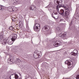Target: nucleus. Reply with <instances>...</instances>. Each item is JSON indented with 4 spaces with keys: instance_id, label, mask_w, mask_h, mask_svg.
Wrapping results in <instances>:
<instances>
[{
    "instance_id": "393cba45",
    "label": "nucleus",
    "mask_w": 79,
    "mask_h": 79,
    "mask_svg": "<svg viewBox=\"0 0 79 79\" xmlns=\"http://www.w3.org/2000/svg\"><path fill=\"white\" fill-rule=\"evenodd\" d=\"M9 29H10V30H11V31H13L14 30V28L13 27L10 26L9 27Z\"/></svg>"
},
{
    "instance_id": "f257e3e1",
    "label": "nucleus",
    "mask_w": 79,
    "mask_h": 79,
    "mask_svg": "<svg viewBox=\"0 0 79 79\" xmlns=\"http://www.w3.org/2000/svg\"><path fill=\"white\" fill-rule=\"evenodd\" d=\"M55 2H56L57 5L56 9L59 14L64 16H68L69 13L72 11L71 6L68 4H65V6L63 5L62 0H56Z\"/></svg>"
},
{
    "instance_id": "0eeeda50",
    "label": "nucleus",
    "mask_w": 79,
    "mask_h": 79,
    "mask_svg": "<svg viewBox=\"0 0 79 79\" xmlns=\"http://www.w3.org/2000/svg\"><path fill=\"white\" fill-rule=\"evenodd\" d=\"M49 29V26L48 25H45L43 27V30L44 32H46L48 31Z\"/></svg>"
},
{
    "instance_id": "cd10ccee",
    "label": "nucleus",
    "mask_w": 79,
    "mask_h": 79,
    "mask_svg": "<svg viewBox=\"0 0 79 79\" xmlns=\"http://www.w3.org/2000/svg\"><path fill=\"white\" fill-rule=\"evenodd\" d=\"M76 79H79V75H77L76 77Z\"/></svg>"
},
{
    "instance_id": "a211bd4d",
    "label": "nucleus",
    "mask_w": 79,
    "mask_h": 79,
    "mask_svg": "<svg viewBox=\"0 0 79 79\" xmlns=\"http://www.w3.org/2000/svg\"><path fill=\"white\" fill-rule=\"evenodd\" d=\"M0 39L2 40V39L3 38V33H2V31H1L0 32Z\"/></svg>"
},
{
    "instance_id": "7ed1b4c3",
    "label": "nucleus",
    "mask_w": 79,
    "mask_h": 79,
    "mask_svg": "<svg viewBox=\"0 0 79 79\" xmlns=\"http://www.w3.org/2000/svg\"><path fill=\"white\" fill-rule=\"evenodd\" d=\"M33 29L36 32H39L40 29V26L39 23H37V20H35V24L33 27Z\"/></svg>"
},
{
    "instance_id": "39448f33",
    "label": "nucleus",
    "mask_w": 79,
    "mask_h": 79,
    "mask_svg": "<svg viewBox=\"0 0 79 79\" xmlns=\"http://www.w3.org/2000/svg\"><path fill=\"white\" fill-rule=\"evenodd\" d=\"M40 51H37L36 53H35L33 55V56L35 58H37L39 57H40Z\"/></svg>"
},
{
    "instance_id": "f03ea898",
    "label": "nucleus",
    "mask_w": 79,
    "mask_h": 79,
    "mask_svg": "<svg viewBox=\"0 0 79 79\" xmlns=\"http://www.w3.org/2000/svg\"><path fill=\"white\" fill-rule=\"evenodd\" d=\"M1 44H2L3 45H6V44H8L9 45H11L13 43L11 42V41L10 39L8 38H6L4 39L1 41Z\"/></svg>"
},
{
    "instance_id": "4468645a",
    "label": "nucleus",
    "mask_w": 79,
    "mask_h": 79,
    "mask_svg": "<svg viewBox=\"0 0 79 79\" xmlns=\"http://www.w3.org/2000/svg\"><path fill=\"white\" fill-rule=\"evenodd\" d=\"M19 27L20 28H22V27L23 26V22H22L21 20L19 21Z\"/></svg>"
},
{
    "instance_id": "473e14b6",
    "label": "nucleus",
    "mask_w": 79,
    "mask_h": 79,
    "mask_svg": "<svg viewBox=\"0 0 79 79\" xmlns=\"http://www.w3.org/2000/svg\"><path fill=\"white\" fill-rule=\"evenodd\" d=\"M66 79H72L71 78H67Z\"/></svg>"
},
{
    "instance_id": "9b49d317",
    "label": "nucleus",
    "mask_w": 79,
    "mask_h": 79,
    "mask_svg": "<svg viewBox=\"0 0 79 79\" xmlns=\"http://www.w3.org/2000/svg\"><path fill=\"white\" fill-rule=\"evenodd\" d=\"M76 51V52H71V55H73V56H76L77 55V52H78V51H77V50L75 49L73 51V52Z\"/></svg>"
},
{
    "instance_id": "423d86ee",
    "label": "nucleus",
    "mask_w": 79,
    "mask_h": 79,
    "mask_svg": "<svg viewBox=\"0 0 79 79\" xmlns=\"http://www.w3.org/2000/svg\"><path fill=\"white\" fill-rule=\"evenodd\" d=\"M14 57L13 56H10V58H8L7 60V62L8 63H11V62H14L15 59H14Z\"/></svg>"
},
{
    "instance_id": "bb28decb",
    "label": "nucleus",
    "mask_w": 79,
    "mask_h": 79,
    "mask_svg": "<svg viewBox=\"0 0 79 79\" xmlns=\"http://www.w3.org/2000/svg\"><path fill=\"white\" fill-rule=\"evenodd\" d=\"M16 60H17V61L18 62H21V60H20V59H19V58H17L16 59Z\"/></svg>"
},
{
    "instance_id": "2f4dec72",
    "label": "nucleus",
    "mask_w": 79,
    "mask_h": 79,
    "mask_svg": "<svg viewBox=\"0 0 79 79\" xmlns=\"http://www.w3.org/2000/svg\"><path fill=\"white\" fill-rule=\"evenodd\" d=\"M15 19V17H12V21H14V20H13V19Z\"/></svg>"
},
{
    "instance_id": "aec40b11",
    "label": "nucleus",
    "mask_w": 79,
    "mask_h": 79,
    "mask_svg": "<svg viewBox=\"0 0 79 79\" xmlns=\"http://www.w3.org/2000/svg\"><path fill=\"white\" fill-rule=\"evenodd\" d=\"M8 10L11 12L12 11H14V10H13V7H10L8 8Z\"/></svg>"
},
{
    "instance_id": "a878e982",
    "label": "nucleus",
    "mask_w": 79,
    "mask_h": 79,
    "mask_svg": "<svg viewBox=\"0 0 79 79\" xmlns=\"http://www.w3.org/2000/svg\"><path fill=\"white\" fill-rule=\"evenodd\" d=\"M53 13H54V15H57L58 13L57 12H55V10L53 11Z\"/></svg>"
},
{
    "instance_id": "dca6fc26",
    "label": "nucleus",
    "mask_w": 79,
    "mask_h": 79,
    "mask_svg": "<svg viewBox=\"0 0 79 79\" xmlns=\"http://www.w3.org/2000/svg\"><path fill=\"white\" fill-rule=\"evenodd\" d=\"M12 2L14 5H16L18 3V0H12Z\"/></svg>"
},
{
    "instance_id": "b1692460",
    "label": "nucleus",
    "mask_w": 79,
    "mask_h": 79,
    "mask_svg": "<svg viewBox=\"0 0 79 79\" xmlns=\"http://www.w3.org/2000/svg\"><path fill=\"white\" fill-rule=\"evenodd\" d=\"M56 29L57 31H58V32H61V29H60V27H58L56 28Z\"/></svg>"
},
{
    "instance_id": "6e6552de",
    "label": "nucleus",
    "mask_w": 79,
    "mask_h": 79,
    "mask_svg": "<svg viewBox=\"0 0 79 79\" xmlns=\"http://www.w3.org/2000/svg\"><path fill=\"white\" fill-rule=\"evenodd\" d=\"M17 38V34H13V36H12V38L11 39H10V40H12L13 42V41H15V40Z\"/></svg>"
},
{
    "instance_id": "5701e85b",
    "label": "nucleus",
    "mask_w": 79,
    "mask_h": 79,
    "mask_svg": "<svg viewBox=\"0 0 79 79\" xmlns=\"http://www.w3.org/2000/svg\"><path fill=\"white\" fill-rule=\"evenodd\" d=\"M0 8L1 10H4V9L5 8V7H4V6H1Z\"/></svg>"
},
{
    "instance_id": "f8f14e48",
    "label": "nucleus",
    "mask_w": 79,
    "mask_h": 79,
    "mask_svg": "<svg viewBox=\"0 0 79 79\" xmlns=\"http://www.w3.org/2000/svg\"><path fill=\"white\" fill-rule=\"evenodd\" d=\"M30 10L34 11L35 9V5H31L30 7Z\"/></svg>"
},
{
    "instance_id": "f3484780",
    "label": "nucleus",
    "mask_w": 79,
    "mask_h": 79,
    "mask_svg": "<svg viewBox=\"0 0 79 79\" xmlns=\"http://www.w3.org/2000/svg\"><path fill=\"white\" fill-rule=\"evenodd\" d=\"M36 4L37 6H40V5H43V2L42 1H40L37 2Z\"/></svg>"
},
{
    "instance_id": "c85d7f7f",
    "label": "nucleus",
    "mask_w": 79,
    "mask_h": 79,
    "mask_svg": "<svg viewBox=\"0 0 79 79\" xmlns=\"http://www.w3.org/2000/svg\"><path fill=\"white\" fill-rule=\"evenodd\" d=\"M3 78H4L3 79H8L7 77H5V76H4Z\"/></svg>"
},
{
    "instance_id": "f704fd0d",
    "label": "nucleus",
    "mask_w": 79,
    "mask_h": 79,
    "mask_svg": "<svg viewBox=\"0 0 79 79\" xmlns=\"http://www.w3.org/2000/svg\"><path fill=\"white\" fill-rule=\"evenodd\" d=\"M66 63V62H65V63Z\"/></svg>"
},
{
    "instance_id": "4be33fe9",
    "label": "nucleus",
    "mask_w": 79,
    "mask_h": 79,
    "mask_svg": "<svg viewBox=\"0 0 79 79\" xmlns=\"http://www.w3.org/2000/svg\"><path fill=\"white\" fill-rule=\"evenodd\" d=\"M25 79H32V78L30 76L27 75V76L25 77Z\"/></svg>"
},
{
    "instance_id": "7c9ffc66",
    "label": "nucleus",
    "mask_w": 79,
    "mask_h": 79,
    "mask_svg": "<svg viewBox=\"0 0 79 79\" xmlns=\"http://www.w3.org/2000/svg\"><path fill=\"white\" fill-rule=\"evenodd\" d=\"M5 30L4 29L2 28V33H3V32H5Z\"/></svg>"
},
{
    "instance_id": "1a4fd4ad",
    "label": "nucleus",
    "mask_w": 79,
    "mask_h": 79,
    "mask_svg": "<svg viewBox=\"0 0 79 79\" xmlns=\"http://www.w3.org/2000/svg\"><path fill=\"white\" fill-rule=\"evenodd\" d=\"M73 64V62L72 61L69 60L67 62V64L68 65V68H71L72 66H71V65Z\"/></svg>"
},
{
    "instance_id": "20e7f679",
    "label": "nucleus",
    "mask_w": 79,
    "mask_h": 79,
    "mask_svg": "<svg viewBox=\"0 0 79 79\" xmlns=\"http://www.w3.org/2000/svg\"><path fill=\"white\" fill-rule=\"evenodd\" d=\"M61 44H62V43L59 40L54 41L53 43V45L56 47H57L61 45Z\"/></svg>"
},
{
    "instance_id": "6ab92c4d",
    "label": "nucleus",
    "mask_w": 79,
    "mask_h": 79,
    "mask_svg": "<svg viewBox=\"0 0 79 79\" xmlns=\"http://www.w3.org/2000/svg\"><path fill=\"white\" fill-rule=\"evenodd\" d=\"M26 31H27L28 32L29 31H31V30H30V28L29 27V26L28 25V24L26 25Z\"/></svg>"
},
{
    "instance_id": "ddd939ff",
    "label": "nucleus",
    "mask_w": 79,
    "mask_h": 79,
    "mask_svg": "<svg viewBox=\"0 0 79 79\" xmlns=\"http://www.w3.org/2000/svg\"><path fill=\"white\" fill-rule=\"evenodd\" d=\"M19 50V46H15L14 48V49H13V51L14 52H18Z\"/></svg>"
},
{
    "instance_id": "9d476101",
    "label": "nucleus",
    "mask_w": 79,
    "mask_h": 79,
    "mask_svg": "<svg viewBox=\"0 0 79 79\" xmlns=\"http://www.w3.org/2000/svg\"><path fill=\"white\" fill-rule=\"evenodd\" d=\"M59 36L62 38L65 37L66 36V33L62 32L59 35Z\"/></svg>"
},
{
    "instance_id": "72a5a7b5",
    "label": "nucleus",
    "mask_w": 79,
    "mask_h": 79,
    "mask_svg": "<svg viewBox=\"0 0 79 79\" xmlns=\"http://www.w3.org/2000/svg\"><path fill=\"white\" fill-rule=\"evenodd\" d=\"M1 7V5L0 6V9H1V8H0Z\"/></svg>"
},
{
    "instance_id": "2eb2a0df",
    "label": "nucleus",
    "mask_w": 79,
    "mask_h": 79,
    "mask_svg": "<svg viewBox=\"0 0 79 79\" xmlns=\"http://www.w3.org/2000/svg\"><path fill=\"white\" fill-rule=\"evenodd\" d=\"M52 17L53 18H54V19H58V15H53V13L52 14Z\"/></svg>"
},
{
    "instance_id": "412c9836",
    "label": "nucleus",
    "mask_w": 79,
    "mask_h": 79,
    "mask_svg": "<svg viewBox=\"0 0 79 79\" xmlns=\"http://www.w3.org/2000/svg\"><path fill=\"white\" fill-rule=\"evenodd\" d=\"M53 6V5H52V3H50L47 6V7H46L47 8H50L51 7H52Z\"/></svg>"
},
{
    "instance_id": "c756f323",
    "label": "nucleus",
    "mask_w": 79,
    "mask_h": 79,
    "mask_svg": "<svg viewBox=\"0 0 79 79\" xmlns=\"http://www.w3.org/2000/svg\"><path fill=\"white\" fill-rule=\"evenodd\" d=\"M77 9H78V8H79V4L78 5H77Z\"/></svg>"
}]
</instances>
